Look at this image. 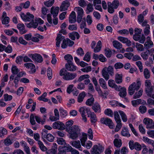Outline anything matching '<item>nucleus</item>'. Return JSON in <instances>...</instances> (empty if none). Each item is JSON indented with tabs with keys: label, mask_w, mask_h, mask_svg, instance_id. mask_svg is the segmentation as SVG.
<instances>
[{
	"label": "nucleus",
	"mask_w": 154,
	"mask_h": 154,
	"mask_svg": "<svg viewBox=\"0 0 154 154\" xmlns=\"http://www.w3.org/2000/svg\"><path fill=\"white\" fill-rule=\"evenodd\" d=\"M87 1H85L84 0H79L78 1V4L80 6L84 8L87 6Z\"/></svg>",
	"instance_id": "nucleus-54"
},
{
	"label": "nucleus",
	"mask_w": 154,
	"mask_h": 154,
	"mask_svg": "<svg viewBox=\"0 0 154 154\" xmlns=\"http://www.w3.org/2000/svg\"><path fill=\"white\" fill-rule=\"evenodd\" d=\"M59 11V8L58 7L54 8L52 7L51 9V13L53 14V17H56Z\"/></svg>",
	"instance_id": "nucleus-25"
},
{
	"label": "nucleus",
	"mask_w": 154,
	"mask_h": 154,
	"mask_svg": "<svg viewBox=\"0 0 154 154\" xmlns=\"http://www.w3.org/2000/svg\"><path fill=\"white\" fill-rule=\"evenodd\" d=\"M13 143L12 140H11L9 137H7L4 140V144L6 146H9Z\"/></svg>",
	"instance_id": "nucleus-64"
},
{
	"label": "nucleus",
	"mask_w": 154,
	"mask_h": 154,
	"mask_svg": "<svg viewBox=\"0 0 154 154\" xmlns=\"http://www.w3.org/2000/svg\"><path fill=\"white\" fill-rule=\"evenodd\" d=\"M2 23L3 24H8L9 22V18L7 16V13L5 11L3 12L1 18Z\"/></svg>",
	"instance_id": "nucleus-14"
},
{
	"label": "nucleus",
	"mask_w": 154,
	"mask_h": 154,
	"mask_svg": "<svg viewBox=\"0 0 154 154\" xmlns=\"http://www.w3.org/2000/svg\"><path fill=\"white\" fill-rule=\"evenodd\" d=\"M141 102L140 99H138L135 100H132L131 102V103L132 105L134 106H136L137 105L140 104Z\"/></svg>",
	"instance_id": "nucleus-59"
},
{
	"label": "nucleus",
	"mask_w": 154,
	"mask_h": 154,
	"mask_svg": "<svg viewBox=\"0 0 154 154\" xmlns=\"http://www.w3.org/2000/svg\"><path fill=\"white\" fill-rule=\"evenodd\" d=\"M86 13L87 14H88L92 12L94 10L93 7V5L91 3H88L87 5Z\"/></svg>",
	"instance_id": "nucleus-31"
},
{
	"label": "nucleus",
	"mask_w": 154,
	"mask_h": 154,
	"mask_svg": "<svg viewBox=\"0 0 154 154\" xmlns=\"http://www.w3.org/2000/svg\"><path fill=\"white\" fill-rule=\"evenodd\" d=\"M100 122L102 123L108 125L110 128L112 129L113 128L114 124L112 120L109 118H101Z\"/></svg>",
	"instance_id": "nucleus-6"
},
{
	"label": "nucleus",
	"mask_w": 154,
	"mask_h": 154,
	"mask_svg": "<svg viewBox=\"0 0 154 154\" xmlns=\"http://www.w3.org/2000/svg\"><path fill=\"white\" fill-rule=\"evenodd\" d=\"M59 75L62 77V78L66 81L71 80L75 78L77 75L76 73H72L67 71L65 68L60 69L59 72Z\"/></svg>",
	"instance_id": "nucleus-1"
},
{
	"label": "nucleus",
	"mask_w": 154,
	"mask_h": 154,
	"mask_svg": "<svg viewBox=\"0 0 154 154\" xmlns=\"http://www.w3.org/2000/svg\"><path fill=\"white\" fill-rule=\"evenodd\" d=\"M145 85L146 86V91L153 88L152 86L150 80H147L145 82Z\"/></svg>",
	"instance_id": "nucleus-28"
},
{
	"label": "nucleus",
	"mask_w": 154,
	"mask_h": 154,
	"mask_svg": "<svg viewBox=\"0 0 154 154\" xmlns=\"http://www.w3.org/2000/svg\"><path fill=\"white\" fill-rule=\"evenodd\" d=\"M119 112L123 122H125L127 121L128 118L127 116L124 112L122 111H119Z\"/></svg>",
	"instance_id": "nucleus-44"
},
{
	"label": "nucleus",
	"mask_w": 154,
	"mask_h": 154,
	"mask_svg": "<svg viewBox=\"0 0 154 154\" xmlns=\"http://www.w3.org/2000/svg\"><path fill=\"white\" fill-rule=\"evenodd\" d=\"M101 42L100 41H99L97 43L96 47L94 48V52L97 53L100 51L101 49Z\"/></svg>",
	"instance_id": "nucleus-33"
},
{
	"label": "nucleus",
	"mask_w": 154,
	"mask_h": 154,
	"mask_svg": "<svg viewBox=\"0 0 154 154\" xmlns=\"http://www.w3.org/2000/svg\"><path fill=\"white\" fill-rule=\"evenodd\" d=\"M92 154H100L103 151L102 147L97 145H94L92 149Z\"/></svg>",
	"instance_id": "nucleus-13"
},
{
	"label": "nucleus",
	"mask_w": 154,
	"mask_h": 154,
	"mask_svg": "<svg viewBox=\"0 0 154 154\" xmlns=\"http://www.w3.org/2000/svg\"><path fill=\"white\" fill-rule=\"evenodd\" d=\"M74 10L77 12L78 15L83 16L84 11L83 9L81 7H75Z\"/></svg>",
	"instance_id": "nucleus-42"
},
{
	"label": "nucleus",
	"mask_w": 154,
	"mask_h": 154,
	"mask_svg": "<svg viewBox=\"0 0 154 154\" xmlns=\"http://www.w3.org/2000/svg\"><path fill=\"white\" fill-rule=\"evenodd\" d=\"M143 140L144 142L147 143L148 144L152 145L154 142L152 140L149 139L147 137H143Z\"/></svg>",
	"instance_id": "nucleus-52"
},
{
	"label": "nucleus",
	"mask_w": 154,
	"mask_h": 154,
	"mask_svg": "<svg viewBox=\"0 0 154 154\" xmlns=\"http://www.w3.org/2000/svg\"><path fill=\"white\" fill-rule=\"evenodd\" d=\"M26 19L25 22L30 21L33 20L34 18V16L33 15L30 14L29 13L26 14Z\"/></svg>",
	"instance_id": "nucleus-53"
},
{
	"label": "nucleus",
	"mask_w": 154,
	"mask_h": 154,
	"mask_svg": "<svg viewBox=\"0 0 154 154\" xmlns=\"http://www.w3.org/2000/svg\"><path fill=\"white\" fill-rule=\"evenodd\" d=\"M121 135L124 137H130L131 136L129 133L128 128L125 127H123L121 132Z\"/></svg>",
	"instance_id": "nucleus-23"
},
{
	"label": "nucleus",
	"mask_w": 154,
	"mask_h": 154,
	"mask_svg": "<svg viewBox=\"0 0 154 154\" xmlns=\"http://www.w3.org/2000/svg\"><path fill=\"white\" fill-rule=\"evenodd\" d=\"M69 131L80 134V128L78 125H73L71 127Z\"/></svg>",
	"instance_id": "nucleus-30"
},
{
	"label": "nucleus",
	"mask_w": 154,
	"mask_h": 154,
	"mask_svg": "<svg viewBox=\"0 0 154 154\" xmlns=\"http://www.w3.org/2000/svg\"><path fill=\"white\" fill-rule=\"evenodd\" d=\"M70 144L73 146L78 149L79 150L82 151V150L80 141L79 140L71 141Z\"/></svg>",
	"instance_id": "nucleus-17"
},
{
	"label": "nucleus",
	"mask_w": 154,
	"mask_h": 154,
	"mask_svg": "<svg viewBox=\"0 0 154 154\" xmlns=\"http://www.w3.org/2000/svg\"><path fill=\"white\" fill-rule=\"evenodd\" d=\"M105 55L107 57H110L112 54V51L111 49L107 48L105 50Z\"/></svg>",
	"instance_id": "nucleus-60"
},
{
	"label": "nucleus",
	"mask_w": 154,
	"mask_h": 154,
	"mask_svg": "<svg viewBox=\"0 0 154 154\" xmlns=\"http://www.w3.org/2000/svg\"><path fill=\"white\" fill-rule=\"evenodd\" d=\"M24 66L26 68L30 69L29 71L30 73L33 74L36 72L35 66L33 63H26L24 64Z\"/></svg>",
	"instance_id": "nucleus-10"
},
{
	"label": "nucleus",
	"mask_w": 154,
	"mask_h": 154,
	"mask_svg": "<svg viewBox=\"0 0 154 154\" xmlns=\"http://www.w3.org/2000/svg\"><path fill=\"white\" fill-rule=\"evenodd\" d=\"M92 108L95 112L100 113L101 112L100 106L97 103H95L92 106Z\"/></svg>",
	"instance_id": "nucleus-24"
},
{
	"label": "nucleus",
	"mask_w": 154,
	"mask_h": 154,
	"mask_svg": "<svg viewBox=\"0 0 154 154\" xmlns=\"http://www.w3.org/2000/svg\"><path fill=\"white\" fill-rule=\"evenodd\" d=\"M74 44V42L69 38L64 39L61 44V47L63 48H65L68 45L69 46H72Z\"/></svg>",
	"instance_id": "nucleus-8"
},
{
	"label": "nucleus",
	"mask_w": 154,
	"mask_h": 154,
	"mask_svg": "<svg viewBox=\"0 0 154 154\" xmlns=\"http://www.w3.org/2000/svg\"><path fill=\"white\" fill-rule=\"evenodd\" d=\"M47 76L49 80L51 79L52 77V72L50 67H48L47 71Z\"/></svg>",
	"instance_id": "nucleus-57"
},
{
	"label": "nucleus",
	"mask_w": 154,
	"mask_h": 154,
	"mask_svg": "<svg viewBox=\"0 0 154 154\" xmlns=\"http://www.w3.org/2000/svg\"><path fill=\"white\" fill-rule=\"evenodd\" d=\"M68 132L69 134V137L72 139H75L78 137L79 135L80 134L74 132L70 131H68Z\"/></svg>",
	"instance_id": "nucleus-39"
},
{
	"label": "nucleus",
	"mask_w": 154,
	"mask_h": 154,
	"mask_svg": "<svg viewBox=\"0 0 154 154\" xmlns=\"http://www.w3.org/2000/svg\"><path fill=\"white\" fill-rule=\"evenodd\" d=\"M118 39L122 43L126 44L128 46H130L131 45V42L127 38L122 36H119L118 37Z\"/></svg>",
	"instance_id": "nucleus-16"
},
{
	"label": "nucleus",
	"mask_w": 154,
	"mask_h": 154,
	"mask_svg": "<svg viewBox=\"0 0 154 154\" xmlns=\"http://www.w3.org/2000/svg\"><path fill=\"white\" fill-rule=\"evenodd\" d=\"M89 78L90 76L88 74L82 75L79 77L77 81L79 82H80L84 80L85 79Z\"/></svg>",
	"instance_id": "nucleus-46"
},
{
	"label": "nucleus",
	"mask_w": 154,
	"mask_h": 154,
	"mask_svg": "<svg viewBox=\"0 0 154 154\" xmlns=\"http://www.w3.org/2000/svg\"><path fill=\"white\" fill-rule=\"evenodd\" d=\"M69 5L70 3L68 1H63L60 7V11H63L66 10Z\"/></svg>",
	"instance_id": "nucleus-15"
},
{
	"label": "nucleus",
	"mask_w": 154,
	"mask_h": 154,
	"mask_svg": "<svg viewBox=\"0 0 154 154\" xmlns=\"http://www.w3.org/2000/svg\"><path fill=\"white\" fill-rule=\"evenodd\" d=\"M115 120L116 122L121 121L119 113L117 111H114V112Z\"/></svg>",
	"instance_id": "nucleus-55"
},
{
	"label": "nucleus",
	"mask_w": 154,
	"mask_h": 154,
	"mask_svg": "<svg viewBox=\"0 0 154 154\" xmlns=\"http://www.w3.org/2000/svg\"><path fill=\"white\" fill-rule=\"evenodd\" d=\"M53 128L60 130H63L65 128L64 124L59 121L54 122L52 124Z\"/></svg>",
	"instance_id": "nucleus-7"
},
{
	"label": "nucleus",
	"mask_w": 154,
	"mask_h": 154,
	"mask_svg": "<svg viewBox=\"0 0 154 154\" xmlns=\"http://www.w3.org/2000/svg\"><path fill=\"white\" fill-rule=\"evenodd\" d=\"M143 75L146 79H149L150 77V73L149 71L147 68H145L143 70Z\"/></svg>",
	"instance_id": "nucleus-43"
},
{
	"label": "nucleus",
	"mask_w": 154,
	"mask_h": 154,
	"mask_svg": "<svg viewBox=\"0 0 154 154\" xmlns=\"http://www.w3.org/2000/svg\"><path fill=\"white\" fill-rule=\"evenodd\" d=\"M113 143L115 146L118 147H120L122 145V140L119 139H115L113 141Z\"/></svg>",
	"instance_id": "nucleus-32"
},
{
	"label": "nucleus",
	"mask_w": 154,
	"mask_h": 154,
	"mask_svg": "<svg viewBox=\"0 0 154 154\" xmlns=\"http://www.w3.org/2000/svg\"><path fill=\"white\" fill-rule=\"evenodd\" d=\"M76 21V17L75 13L74 11H72L69 15V22L72 23Z\"/></svg>",
	"instance_id": "nucleus-21"
},
{
	"label": "nucleus",
	"mask_w": 154,
	"mask_h": 154,
	"mask_svg": "<svg viewBox=\"0 0 154 154\" xmlns=\"http://www.w3.org/2000/svg\"><path fill=\"white\" fill-rule=\"evenodd\" d=\"M110 104L113 107H115L116 106H119L120 107H122L123 108H125V106L120 103L118 102L116 100H112L110 102Z\"/></svg>",
	"instance_id": "nucleus-26"
},
{
	"label": "nucleus",
	"mask_w": 154,
	"mask_h": 154,
	"mask_svg": "<svg viewBox=\"0 0 154 154\" xmlns=\"http://www.w3.org/2000/svg\"><path fill=\"white\" fill-rule=\"evenodd\" d=\"M79 111L81 115L82 120L85 122H86L87 119L86 115H85V113L86 112L87 113L88 116V114H89L91 112L90 109L89 108H87L85 107H82L79 109Z\"/></svg>",
	"instance_id": "nucleus-4"
},
{
	"label": "nucleus",
	"mask_w": 154,
	"mask_h": 154,
	"mask_svg": "<svg viewBox=\"0 0 154 154\" xmlns=\"http://www.w3.org/2000/svg\"><path fill=\"white\" fill-rule=\"evenodd\" d=\"M143 122L146 125L147 128H154V122L149 118H145L144 119Z\"/></svg>",
	"instance_id": "nucleus-9"
},
{
	"label": "nucleus",
	"mask_w": 154,
	"mask_h": 154,
	"mask_svg": "<svg viewBox=\"0 0 154 154\" xmlns=\"http://www.w3.org/2000/svg\"><path fill=\"white\" fill-rule=\"evenodd\" d=\"M20 71L19 69L15 66H12L11 68V72L14 75L17 74Z\"/></svg>",
	"instance_id": "nucleus-63"
},
{
	"label": "nucleus",
	"mask_w": 154,
	"mask_h": 154,
	"mask_svg": "<svg viewBox=\"0 0 154 154\" xmlns=\"http://www.w3.org/2000/svg\"><path fill=\"white\" fill-rule=\"evenodd\" d=\"M17 28L19 30L21 34H23L26 32L25 30V26L23 23H19L17 25Z\"/></svg>",
	"instance_id": "nucleus-27"
},
{
	"label": "nucleus",
	"mask_w": 154,
	"mask_h": 154,
	"mask_svg": "<svg viewBox=\"0 0 154 154\" xmlns=\"http://www.w3.org/2000/svg\"><path fill=\"white\" fill-rule=\"evenodd\" d=\"M94 102V99L93 97H91L87 100L86 102V104L87 105L91 106Z\"/></svg>",
	"instance_id": "nucleus-58"
},
{
	"label": "nucleus",
	"mask_w": 154,
	"mask_h": 154,
	"mask_svg": "<svg viewBox=\"0 0 154 154\" xmlns=\"http://www.w3.org/2000/svg\"><path fill=\"white\" fill-rule=\"evenodd\" d=\"M141 85V82L139 81H137L136 82H134L131 84L128 88V93L130 95H132L135 91H138Z\"/></svg>",
	"instance_id": "nucleus-2"
},
{
	"label": "nucleus",
	"mask_w": 154,
	"mask_h": 154,
	"mask_svg": "<svg viewBox=\"0 0 154 154\" xmlns=\"http://www.w3.org/2000/svg\"><path fill=\"white\" fill-rule=\"evenodd\" d=\"M107 71V68H104L102 71V74L104 78L106 80L109 79V75Z\"/></svg>",
	"instance_id": "nucleus-29"
},
{
	"label": "nucleus",
	"mask_w": 154,
	"mask_h": 154,
	"mask_svg": "<svg viewBox=\"0 0 154 154\" xmlns=\"http://www.w3.org/2000/svg\"><path fill=\"white\" fill-rule=\"evenodd\" d=\"M104 114L109 116L112 117L113 113L112 110L110 109H106L104 111Z\"/></svg>",
	"instance_id": "nucleus-45"
},
{
	"label": "nucleus",
	"mask_w": 154,
	"mask_h": 154,
	"mask_svg": "<svg viewBox=\"0 0 154 154\" xmlns=\"http://www.w3.org/2000/svg\"><path fill=\"white\" fill-rule=\"evenodd\" d=\"M88 117H90L91 122V123H95L97 121V119L94 112H91L89 114H88Z\"/></svg>",
	"instance_id": "nucleus-19"
},
{
	"label": "nucleus",
	"mask_w": 154,
	"mask_h": 154,
	"mask_svg": "<svg viewBox=\"0 0 154 154\" xmlns=\"http://www.w3.org/2000/svg\"><path fill=\"white\" fill-rule=\"evenodd\" d=\"M38 144L41 150L43 152H45L47 150V148L45 146L42 142L40 140L38 141Z\"/></svg>",
	"instance_id": "nucleus-41"
},
{
	"label": "nucleus",
	"mask_w": 154,
	"mask_h": 154,
	"mask_svg": "<svg viewBox=\"0 0 154 154\" xmlns=\"http://www.w3.org/2000/svg\"><path fill=\"white\" fill-rule=\"evenodd\" d=\"M59 110L60 113V116L62 117H65L67 115V111L62 108H60Z\"/></svg>",
	"instance_id": "nucleus-50"
},
{
	"label": "nucleus",
	"mask_w": 154,
	"mask_h": 154,
	"mask_svg": "<svg viewBox=\"0 0 154 154\" xmlns=\"http://www.w3.org/2000/svg\"><path fill=\"white\" fill-rule=\"evenodd\" d=\"M90 59L91 56L90 53L89 52H87L83 58V60L88 62L90 61Z\"/></svg>",
	"instance_id": "nucleus-62"
},
{
	"label": "nucleus",
	"mask_w": 154,
	"mask_h": 154,
	"mask_svg": "<svg viewBox=\"0 0 154 154\" xmlns=\"http://www.w3.org/2000/svg\"><path fill=\"white\" fill-rule=\"evenodd\" d=\"M85 96V94L84 92L80 93L78 97V102L79 103L82 102Z\"/></svg>",
	"instance_id": "nucleus-40"
},
{
	"label": "nucleus",
	"mask_w": 154,
	"mask_h": 154,
	"mask_svg": "<svg viewBox=\"0 0 154 154\" xmlns=\"http://www.w3.org/2000/svg\"><path fill=\"white\" fill-rule=\"evenodd\" d=\"M119 2L118 0H114L112 3L110 2H107L108 11L110 14L113 13L114 9H117L119 5Z\"/></svg>",
	"instance_id": "nucleus-3"
},
{
	"label": "nucleus",
	"mask_w": 154,
	"mask_h": 154,
	"mask_svg": "<svg viewBox=\"0 0 154 154\" xmlns=\"http://www.w3.org/2000/svg\"><path fill=\"white\" fill-rule=\"evenodd\" d=\"M118 32L122 35H126L129 34V31L127 29H123L119 30Z\"/></svg>",
	"instance_id": "nucleus-56"
},
{
	"label": "nucleus",
	"mask_w": 154,
	"mask_h": 154,
	"mask_svg": "<svg viewBox=\"0 0 154 154\" xmlns=\"http://www.w3.org/2000/svg\"><path fill=\"white\" fill-rule=\"evenodd\" d=\"M112 44L114 47L117 49H120L122 48V45L118 41H114L112 42Z\"/></svg>",
	"instance_id": "nucleus-35"
},
{
	"label": "nucleus",
	"mask_w": 154,
	"mask_h": 154,
	"mask_svg": "<svg viewBox=\"0 0 154 154\" xmlns=\"http://www.w3.org/2000/svg\"><path fill=\"white\" fill-rule=\"evenodd\" d=\"M73 121L72 120H70L67 122L66 123L65 128L67 131H69L71 129V127L72 125Z\"/></svg>",
	"instance_id": "nucleus-38"
},
{
	"label": "nucleus",
	"mask_w": 154,
	"mask_h": 154,
	"mask_svg": "<svg viewBox=\"0 0 154 154\" xmlns=\"http://www.w3.org/2000/svg\"><path fill=\"white\" fill-rule=\"evenodd\" d=\"M65 67L67 70L71 72H74L77 69V67L73 64L72 62L66 64Z\"/></svg>",
	"instance_id": "nucleus-12"
},
{
	"label": "nucleus",
	"mask_w": 154,
	"mask_h": 154,
	"mask_svg": "<svg viewBox=\"0 0 154 154\" xmlns=\"http://www.w3.org/2000/svg\"><path fill=\"white\" fill-rule=\"evenodd\" d=\"M87 139V134L84 132L82 133V137L80 139L81 143L82 145L83 146H85V143Z\"/></svg>",
	"instance_id": "nucleus-34"
},
{
	"label": "nucleus",
	"mask_w": 154,
	"mask_h": 154,
	"mask_svg": "<svg viewBox=\"0 0 154 154\" xmlns=\"http://www.w3.org/2000/svg\"><path fill=\"white\" fill-rule=\"evenodd\" d=\"M121 90H120L119 94L121 97H124L126 95V89L125 87H123L121 88Z\"/></svg>",
	"instance_id": "nucleus-37"
},
{
	"label": "nucleus",
	"mask_w": 154,
	"mask_h": 154,
	"mask_svg": "<svg viewBox=\"0 0 154 154\" xmlns=\"http://www.w3.org/2000/svg\"><path fill=\"white\" fill-rule=\"evenodd\" d=\"M35 118L36 121L38 123H41L43 125L45 122L46 116L45 115H44L43 116L42 119L39 116H35Z\"/></svg>",
	"instance_id": "nucleus-20"
},
{
	"label": "nucleus",
	"mask_w": 154,
	"mask_h": 154,
	"mask_svg": "<svg viewBox=\"0 0 154 154\" xmlns=\"http://www.w3.org/2000/svg\"><path fill=\"white\" fill-rule=\"evenodd\" d=\"M35 114H32L30 117V122L31 125H34L36 124V122L35 120Z\"/></svg>",
	"instance_id": "nucleus-61"
},
{
	"label": "nucleus",
	"mask_w": 154,
	"mask_h": 154,
	"mask_svg": "<svg viewBox=\"0 0 154 154\" xmlns=\"http://www.w3.org/2000/svg\"><path fill=\"white\" fill-rule=\"evenodd\" d=\"M99 82L100 85L103 89H106L107 88L106 82L103 79L100 78L99 80Z\"/></svg>",
	"instance_id": "nucleus-36"
},
{
	"label": "nucleus",
	"mask_w": 154,
	"mask_h": 154,
	"mask_svg": "<svg viewBox=\"0 0 154 154\" xmlns=\"http://www.w3.org/2000/svg\"><path fill=\"white\" fill-rule=\"evenodd\" d=\"M153 43L151 41L150 38L148 36L146 39V41L144 44V47L145 49H149L153 47Z\"/></svg>",
	"instance_id": "nucleus-11"
},
{
	"label": "nucleus",
	"mask_w": 154,
	"mask_h": 154,
	"mask_svg": "<svg viewBox=\"0 0 154 154\" xmlns=\"http://www.w3.org/2000/svg\"><path fill=\"white\" fill-rule=\"evenodd\" d=\"M115 81L118 84H120L122 82V74L117 73L116 74Z\"/></svg>",
	"instance_id": "nucleus-22"
},
{
	"label": "nucleus",
	"mask_w": 154,
	"mask_h": 154,
	"mask_svg": "<svg viewBox=\"0 0 154 154\" xmlns=\"http://www.w3.org/2000/svg\"><path fill=\"white\" fill-rule=\"evenodd\" d=\"M29 56L31 58L32 60L35 62L40 63L42 62L43 60L42 56L38 54H29Z\"/></svg>",
	"instance_id": "nucleus-5"
},
{
	"label": "nucleus",
	"mask_w": 154,
	"mask_h": 154,
	"mask_svg": "<svg viewBox=\"0 0 154 154\" xmlns=\"http://www.w3.org/2000/svg\"><path fill=\"white\" fill-rule=\"evenodd\" d=\"M65 39L64 38V37L62 36L61 34H58L57 37L56 39V40L57 41L56 42V45L57 47H60L61 41H62L63 42V40Z\"/></svg>",
	"instance_id": "nucleus-18"
},
{
	"label": "nucleus",
	"mask_w": 154,
	"mask_h": 154,
	"mask_svg": "<svg viewBox=\"0 0 154 154\" xmlns=\"http://www.w3.org/2000/svg\"><path fill=\"white\" fill-rule=\"evenodd\" d=\"M146 92L147 96L154 99V90L153 88L146 91Z\"/></svg>",
	"instance_id": "nucleus-48"
},
{
	"label": "nucleus",
	"mask_w": 154,
	"mask_h": 154,
	"mask_svg": "<svg viewBox=\"0 0 154 154\" xmlns=\"http://www.w3.org/2000/svg\"><path fill=\"white\" fill-rule=\"evenodd\" d=\"M65 59L67 61V63L72 62L73 57L72 56L69 54H67L64 56Z\"/></svg>",
	"instance_id": "nucleus-49"
},
{
	"label": "nucleus",
	"mask_w": 154,
	"mask_h": 154,
	"mask_svg": "<svg viewBox=\"0 0 154 154\" xmlns=\"http://www.w3.org/2000/svg\"><path fill=\"white\" fill-rule=\"evenodd\" d=\"M38 25V22L36 21L35 19L34 22H30L27 24V26L29 28L32 27L34 28H35L37 27Z\"/></svg>",
	"instance_id": "nucleus-47"
},
{
	"label": "nucleus",
	"mask_w": 154,
	"mask_h": 154,
	"mask_svg": "<svg viewBox=\"0 0 154 154\" xmlns=\"http://www.w3.org/2000/svg\"><path fill=\"white\" fill-rule=\"evenodd\" d=\"M143 90L140 89L138 92H136L134 95V98L137 99L140 97L142 95Z\"/></svg>",
	"instance_id": "nucleus-51"
}]
</instances>
